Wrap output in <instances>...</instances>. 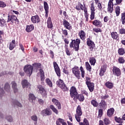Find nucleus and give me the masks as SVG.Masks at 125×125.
<instances>
[{"label": "nucleus", "instance_id": "1", "mask_svg": "<svg viewBox=\"0 0 125 125\" xmlns=\"http://www.w3.org/2000/svg\"><path fill=\"white\" fill-rule=\"evenodd\" d=\"M69 91L70 97L73 98L74 101H77V100H79L80 102H83L84 101V96L83 94H79L76 87L71 86Z\"/></svg>", "mask_w": 125, "mask_h": 125}, {"label": "nucleus", "instance_id": "2", "mask_svg": "<svg viewBox=\"0 0 125 125\" xmlns=\"http://www.w3.org/2000/svg\"><path fill=\"white\" fill-rule=\"evenodd\" d=\"M72 74L78 80H81V72L82 78H84V75H85V71L83 66H79L77 65H74V66L72 68Z\"/></svg>", "mask_w": 125, "mask_h": 125}, {"label": "nucleus", "instance_id": "3", "mask_svg": "<svg viewBox=\"0 0 125 125\" xmlns=\"http://www.w3.org/2000/svg\"><path fill=\"white\" fill-rule=\"evenodd\" d=\"M80 43L81 39L77 38L76 40H72L71 42L69 44V46L70 48H72V47L74 48L75 51H79Z\"/></svg>", "mask_w": 125, "mask_h": 125}, {"label": "nucleus", "instance_id": "4", "mask_svg": "<svg viewBox=\"0 0 125 125\" xmlns=\"http://www.w3.org/2000/svg\"><path fill=\"white\" fill-rule=\"evenodd\" d=\"M56 84L59 87H60V88H61V89H62L63 92H66V91H69V88L67 87V86H66V84H65V83H64V81H63L62 80L60 79H59L56 82Z\"/></svg>", "mask_w": 125, "mask_h": 125}, {"label": "nucleus", "instance_id": "5", "mask_svg": "<svg viewBox=\"0 0 125 125\" xmlns=\"http://www.w3.org/2000/svg\"><path fill=\"white\" fill-rule=\"evenodd\" d=\"M37 90L41 95L42 96V97H44L46 98L47 97V93L46 92V90L44 88V87L42 85H38L37 86Z\"/></svg>", "mask_w": 125, "mask_h": 125}, {"label": "nucleus", "instance_id": "6", "mask_svg": "<svg viewBox=\"0 0 125 125\" xmlns=\"http://www.w3.org/2000/svg\"><path fill=\"white\" fill-rule=\"evenodd\" d=\"M82 115L83 110H82V106L79 105L76 108V113L75 114V119L78 123L81 122V116Z\"/></svg>", "mask_w": 125, "mask_h": 125}, {"label": "nucleus", "instance_id": "7", "mask_svg": "<svg viewBox=\"0 0 125 125\" xmlns=\"http://www.w3.org/2000/svg\"><path fill=\"white\" fill-rule=\"evenodd\" d=\"M14 21H15L17 24H19V23H20V21H19V20L17 18V17H16L14 15H10L9 14H8L7 23L14 24Z\"/></svg>", "mask_w": 125, "mask_h": 125}, {"label": "nucleus", "instance_id": "8", "mask_svg": "<svg viewBox=\"0 0 125 125\" xmlns=\"http://www.w3.org/2000/svg\"><path fill=\"white\" fill-rule=\"evenodd\" d=\"M78 4L79 6H80V10H83L84 13V15L85 16V18L86 19V22H88V17L89 16V14L87 12V8L85 6V5L84 4V7L82 3L78 2Z\"/></svg>", "mask_w": 125, "mask_h": 125}, {"label": "nucleus", "instance_id": "9", "mask_svg": "<svg viewBox=\"0 0 125 125\" xmlns=\"http://www.w3.org/2000/svg\"><path fill=\"white\" fill-rule=\"evenodd\" d=\"M34 67L31 65L27 64L23 67V71L27 75H29V77L33 74Z\"/></svg>", "mask_w": 125, "mask_h": 125}, {"label": "nucleus", "instance_id": "10", "mask_svg": "<svg viewBox=\"0 0 125 125\" xmlns=\"http://www.w3.org/2000/svg\"><path fill=\"white\" fill-rule=\"evenodd\" d=\"M53 65L54 66L55 72L58 77H61V70H60V67H59V65L57 64L56 62H53Z\"/></svg>", "mask_w": 125, "mask_h": 125}, {"label": "nucleus", "instance_id": "11", "mask_svg": "<svg viewBox=\"0 0 125 125\" xmlns=\"http://www.w3.org/2000/svg\"><path fill=\"white\" fill-rule=\"evenodd\" d=\"M91 14L90 15V20H94L95 18V7H94V2H92L91 3V6L90 7Z\"/></svg>", "mask_w": 125, "mask_h": 125}, {"label": "nucleus", "instance_id": "12", "mask_svg": "<svg viewBox=\"0 0 125 125\" xmlns=\"http://www.w3.org/2000/svg\"><path fill=\"white\" fill-rule=\"evenodd\" d=\"M114 0H109L107 4V12L108 13H113L114 11Z\"/></svg>", "mask_w": 125, "mask_h": 125}, {"label": "nucleus", "instance_id": "13", "mask_svg": "<svg viewBox=\"0 0 125 125\" xmlns=\"http://www.w3.org/2000/svg\"><path fill=\"white\" fill-rule=\"evenodd\" d=\"M112 74L114 76H117V77H120L122 75L121 69L115 66L112 67Z\"/></svg>", "mask_w": 125, "mask_h": 125}, {"label": "nucleus", "instance_id": "14", "mask_svg": "<svg viewBox=\"0 0 125 125\" xmlns=\"http://www.w3.org/2000/svg\"><path fill=\"white\" fill-rule=\"evenodd\" d=\"M86 43L90 51H93V48L95 47V43H94V42L90 40V38H88L87 39Z\"/></svg>", "mask_w": 125, "mask_h": 125}, {"label": "nucleus", "instance_id": "15", "mask_svg": "<svg viewBox=\"0 0 125 125\" xmlns=\"http://www.w3.org/2000/svg\"><path fill=\"white\" fill-rule=\"evenodd\" d=\"M52 114L51 111L50 109L48 107L46 108L45 109L42 110L41 112V114L43 116V117H46V116H50Z\"/></svg>", "mask_w": 125, "mask_h": 125}, {"label": "nucleus", "instance_id": "16", "mask_svg": "<svg viewBox=\"0 0 125 125\" xmlns=\"http://www.w3.org/2000/svg\"><path fill=\"white\" fill-rule=\"evenodd\" d=\"M62 25H63L64 28L67 30L71 31V29H72V25H71V23L67 20L63 19Z\"/></svg>", "mask_w": 125, "mask_h": 125}, {"label": "nucleus", "instance_id": "17", "mask_svg": "<svg viewBox=\"0 0 125 125\" xmlns=\"http://www.w3.org/2000/svg\"><path fill=\"white\" fill-rule=\"evenodd\" d=\"M43 6L45 13V17L47 18V17H48V13H49V7L48 6V4L46 2V1L43 2Z\"/></svg>", "mask_w": 125, "mask_h": 125}, {"label": "nucleus", "instance_id": "18", "mask_svg": "<svg viewBox=\"0 0 125 125\" xmlns=\"http://www.w3.org/2000/svg\"><path fill=\"white\" fill-rule=\"evenodd\" d=\"M31 20L33 24H37V23H40L41 22V19L38 15L31 17Z\"/></svg>", "mask_w": 125, "mask_h": 125}, {"label": "nucleus", "instance_id": "19", "mask_svg": "<svg viewBox=\"0 0 125 125\" xmlns=\"http://www.w3.org/2000/svg\"><path fill=\"white\" fill-rule=\"evenodd\" d=\"M107 69V64H104L101 67V69L99 72V76L100 77H103L104 75H105V72H106V70Z\"/></svg>", "mask_w": 125, "mask_h": 125}, {"label": "nucleus", "instance_id": "20", "mask_svg": "<svg viewBox=\"0 0 125 125\" xmlns=\"http://www.w3.org/2000/svg\"><path fill=\"white\" fill-rule=\"evenodd\" d=\"M92 24L94 26L98 27V28H101L103 26V23L99 20H95L92 21Z\"/></svg>", "mask_w": 125, "mask_h": 125}, {"label": "nucleus", "instance_id": "21", "mask_svg": "<svg viewBox=\"0 0 125 125\" xmlns=\"http://www.w3.org/2000/svg\"><path fill=\"white\" fill-rule=\"evenodd\" d=\"M86 34L85 32L83 31V30H81L78 33V36L80 37L81 40L83 41V42H84L85 41V39L86 38Z\"/></svg>", "mask_w": 125, "mask_h": 125}, {"label": "nucleus", "instance_id": "22", "mask_svg": "<svg viewBox=\"0 0 125 125\" xmlns=\"http://www.w3.org/2000/svg\"><path fill=\"white\" fill-rule=\"evenodd\" d=\"M52 102H53V104L57 106L58 107L59 110L61 109V103L58 100L55 99V98H53L52 99Z\"/></svg>", "mask_w": 125, "mask_h": 125}, {"label": "nucleus", "instance_id": "23", "mask_svg": "<svg viewBox=\"0 0 125 125\" xmlns=\"http://www.w3.org/2000/svg\"><path fill=\"white\" fill-rule=\"evenodd\" d=\"M16 46V41L15 40H12L11 42L9 43V48L10 50H13Z\"/></svg>", "mask_w": 125, "mask_h": 125}, {"label": "nucleus", "instance_id": "24", "mask_svg": "<svg viewBox=\"0 0 125 125\" xmlns=\"http://www.w3.org/2000/svg\"><path fill=\"white\" fill-rule=\"evenodd\" d=\"M35 29V26L33 24L27 25L26 26L25 31L27 33H30L32 32V31H34Z\"/></svg>", "mask_w": 125, "mask_h": 125}, {"label": "nucleus", "instance_id": "25", "mask_svg": "<svg viewBox=\"0 0 125 125\" xmlns=\"http://www.w3.org/2000/svg\"><path fill=\"white\" fill-rule=\"evenodd\" d=\"M12 88L14 90V93H17L18 92V88H17V83L15 81H12L11 82Z\"/></svg>", "mask_w": 125, "mask_h": 125}, {"label": "nucleus", "instance_id": "26", "mask_svg": "<svg viewBox=\"0 0 125 125\" xmlns=\"http://www.w3.org/2000/svg\"><path fill=\"white\" fill-rule=\"evenodd\" d=\"M99 106L101 109H106L107 108V103H106L105 100H102L99 103Z\"/></svg>", "mask_w": 125, "mask_h": 125}, {"label": "nucleus", "instance_id": "27", "mask_svg": "<svg viewBox=\"0 0 125 125\" xmlns=\"http://www.w3.org/2000/svg\"><path fill=\"white\" fill-rule=\"evenodd\" d=\"M90 92H92L94 90V83L90 82L86 84Z\"/></svg>", "mask_w": 125, "mask_h": 125}, {"label": "nucleus", "instance_id": "28", "mask_svg": "<svg viewBox=\"0 0 125 125\" xmlns=\"http://www.w3.org/2000/svg\"><path fill=\"white\" fill-rule=\"evenodd\" d=\"M47 28L48 29H52L53 28V24H52V21H51V18L49 17L47 21Z\"/></svg>", "mask_w": 125, "mask_h": 125}, {"label": "nucleus", "instance_id": "29", "mask_svg": "<svg viewBox=\"0 0 125 125\" xmlns=\"http://www.w3.org/2000/svg\"><path fill=\"white\" fill-rule=\"evenodd\" d=\"M21 84L23 88H25V87H27V86L30 85V83L28 82V80L24 79L21 81Z\"/></svg>", "mask_w": 125, "mask_h": 125}, {"label": "nucleus", "instance_id": "30", "mask_svg": "<svg viewBox=\"0 0 125 125\" xmlns=\"http://www.w3.org/2000/svg\"><path fill=\"white\" fill-rule=\"evenodd\" d=\"M105 86L107 88H109V89H112L114 87V83L109 81L106 82L104 84Z\"/></svg>", "mask_w": 125, "mask_h": 125}, {"label": "nucleus", "instance_id": "31", "mask_svg": "<svg viewBox=\"0 0 125 125\" xmlns=\"http://www.w3.org/2000/svg\"><path fill=\"white\" fill-rule=\"evenodd\" d=\"M28 97H29L28 100L30 101V102H34V101H35V100H36L37 98L36 96H35V95L32 93H30L28 95Z\"/></svg>", "mask_w": 125, "mask_h": 125}, {"label": "nucleus", "instance_id": "32", "mask_svg": "<svg viewBox=\"0 0 125 125\" xmlns=\"http://www.w3.org/2000/svg\"><path fill=\"white\" fill-rule=\"evenodd\" d=\"M114 112H115V109L114 108H110L107 110V115L108 117H112L114 115Z\"/></svg>", "mask_w": 125, "mask_h": 125}, {"label": "nucleus", "instance_id": "33", "mask_svg": "<svg viewBox=\"0 0 125 125\" xmlns=\"http://www.w3.org/2000/svg\"><path fill=\"white\" fill-rule=\"evenodd\" d=\"M111 38L113 40H118L119 38V34H118L117 32H112L111 33Z\"/></svg>", "mask_w": 125, "mask_h": 125}, {"label": "nucleus", "instance_id": "34", "mask_svg": "<svg viewBox=\"0 0 125 125\" xmlns=\"http://www.w3.org/2000/svg\"><path fill=\"white\" fill-rule=\"evenodd\" d=\"M85 66L86 68V70L88 71V72H91V69H92V67H91V66L90 65L88 62H85Z\"/></svg>", "mask_w": 125, "mask_h": 125}, {"label": "nucleus", "instance_id": "35", "mask_svg": "<svg viewBox=\"0 0 125 125\" xmlns=\"http://www.w3.org/2000/svg\"><path fill=\"white\" fill-rule=\"evenodd\" d=\"M115 11L116 14V16L118 17L120 16V14H121V7L119 6H116L115 9Z\"/></svg>", "mask_w": 125, "mask_h": 125}, {"label": "nucleus", "instance_id": "36", "mask_svg": "<svg viewBox=\"0 0 125 125\" xmlns=\"http://www.w3.org/2000/svg\"><path fill=\"white\" fill-rule=\"evenodd\" d=\"M89 63L92 66H94L96 63V59L94 57H91L89 58Z\"/></svg>", "mask_w": 125, "mask_h": 125}, {"label": "nucleus", "instance_id": "37", "mask_svg": "<svg viewBox=\"0 0 125 125\" xmlns=\"http://www.w3.org/2000/svg\"><path fill=\"white\" fill-rule=\"evenodd\" d=\"M114 120L116 123H118V124H120V125H122L124 121H123V118H121L120 117L118 118V117L116 116L114 117Z\"/></svg>", "mask_w": 125, "mask_h": 125}, {"label": "nucleus", "instance_id": "38", "mask_svg": "<svg viewBox=\"0 0 125 125\" xmlns=\"http://www.w3.org/2000/svg\"><path fill=\"white\" fill-rule=\"evenodd\" d=\"M45 83L50 87H52V82H51V80L49 78H46L45 79Z\"/></svg>", "mask_w": 125, "mask_h": 125}, {"label": "nucleus", "instance_id": "39", "mask_svg": "<svg viewBox=\"0 0 125 125\" xmlns=\"http://www.w3.org/2000/svg\"><path fill=\"white\" fill-rule=\"evenodd\" d=\"M49 107L50 109L52 110L53 112H54V113H55V114H56V115L58 114V110H57V109H56V108H55L54 105H53V104H51L50 105Z\"/></svg>", "mask_w": 125, "mask_h": 125}, {"label": "nucleus", "instance_id": "40", "mask_svg": "<svg viewBox=\"0 0 125 125\" xmlns=\"http://www.w3.org/2000/svg\"><path fill=\"white\" fill-rule=\"evenodd\" d=\"M121 22L123 25L125 24V12L121 13Z\"/></svg>", "mask_w": 125, "mask_h": 125}, {"label": "nucleus", "instance_id": "41", "mask_svg": "<svg viewBox=\"0 0 125 125\" xmlns=\"http://www.w3.org/2000/svg\"><path fill=\"white\" fill-rule=\"evenodd\" d=\"M13 105H16V106H18V107H20V108H22V104H21V103L16 100L13 101Z\"/></svg>", "mask_w": 125, "mask_h": 125}, {"label": "nucleus", "instance_id": "42", "mask_svg": "<svg viewBox=\"0 0 125 125\" xmlns=\"http://www.w3.org/2000/svg\"><path fill=\"white\" fill-rule=\"evenodd\" d=\"M91 104L93 106V107H98V102H97L95 100H92L91 101Z\"/></svg>", "mask_w": 125, "mask_h": 125}, {"label": "nucleus", "instance_id": "43", "mask_svg": "<svg viewBox=\"0 0 125 125\" xmlns=\"http://www.w3.org/2000/svg\"><path fill=\"white\" fill-rule=\"evenodd\" d=\"M118 52L119 55H124L125 53V49L124 48H120L118 49Z\"/></svg>", "mask_w": 125, "mask_h": 125}, {"label": "nucleus", "instance_id": "44", "mask_svg": "<svg viewBox=\"0 0 125 125\" xmlns=\"http://www.w3.org/2000/svg\"><path fill=\"white\" fill-rule=\"evenodd\" d=\"M103 109H104L103 108H100L99 109L98 118L101 119V117L103 116Z\"/></svg>", "mask_w": 125, "mask_h": 125}, {"label": "nucleus", "instance_id": "45", "mask_svg": "<svg viewBox=\"0 0 125 125\" xmlns=\"http://www.w3.org/2000/svg\"><path fill=\"white\" fill-rule=\"evenodd\" d=\"M104 123L105 125H108L111 124V121L109 119V118H105L104 119Z\"/></svg>", "mask_w": 125, "mask_h": 125}, {"label": "nucleus", "instance_id": "46", "mask_svg": "<svg viewBox=\"0 0 125 125\" xmlns=\"http://www.w3.org/2000/svg\"><path fill=\"white\" fill-rule=\"evenodd\" d=\"M4 88L6 90V91H9V90L10 89V85H9V83H6L5 84Z\"/></svg>", "mask_w": 125, "mask_h": 125}, {"label": "nucleus", "instance_id": "47", "mask_svg": "<svg viewBox=\"0 0 125 125\" xmlns=\"http://www.w3.org/2000/svg\"><path fill=\"white\" fill-rule=\"evenodd\" d=\"M64 122V120L59 118L56 121V125H61V124L63 125V123Z\"/></svg>", "mask_w": 125, "mask_h": 125}, {"label": "nucleus", "instance_id": "48", "mask_svg": "<svg viewBox=\"0 0 125 125\" xmlns=\"http://www.w3.org/2000/svg\"><path fill=\"white\" fill-rule=\"evenodd\" d=\"M6 21H5V20L4 19H1L0 18V27H3L4 26H5V23Z\"/></svg>", "mask_w": 125, "mask_h": 125}, {"label": "nucleus", "instance_id": "49", "mask_svg": "<svg viewBox=\"0 0 125 125\" xmlns=\"http://www.w3.org/2000/svg\"><path fill=\"white\" fill-rule=\"evenodd\" d=\"M33 66H34L37 69H40V68H41L42 66V63L35 62L34 64H33Z\"/></svg>", "mask_w": 125, "mask_h": 125}, {"label": "nucleus", "instance_id": "50", "mask_svg": "<svg viewBox=\"0 0 125 125\" xmlns=\"http://www.w3.org/2000/svg\"><path fill=\"white\" fill-rule=\"evenodd\" d=\"M31 120L32 121H34V122H35L36 123H35V125H37V123L38 122V117L36 115H34L33 116H31Z\"/></svg>", "mask_w": 125, "mask_h": 125}, {"label": "nucleus", "instance_id": "51", "mask_svg": "<svg viewBox=\"0 0 125 125\" xmlns=\"http://www.w3.org/2000/svg\"><path fill=\"white\" fill-rule=\"evenodd\" d=\"M118 62L120 64H124L125 62V60L123 57H119L118 59Z\"/></svg>", "mask_w": 125, "mask_h": 125}, {"label": "nucleus", "instance_id": "52", "mask_svg": "<svg viewBox=\"0 0 125 125\" xmlns=\"http://www.w3.org/2000/svg\"><path fill=\"white\" fill-rule=\"evenodd\" d=\"M4 36V32L2 30H0V43H1L2 41V37Z\"/></svg>", "mask_w": 125, "mask_h": 125}, {"label": "nucleus", "instance_id": "53", "mask_svg": "<svg viewBox=\"0 0 125 125\" xmlns=\"http://www.w3.org/2000/svg\"><path fill=\"white\" fill-rule=\"evenodd\" d=\"M62 34L64 36V37H67L68 36V30L67 29H62Z\"/></svg>", "mask_w": 125, "mask_h": 125}, {"label": "nucleus", "instance_id": "54", "mask_svg": "<svg viewBox=\"0 0 125 125\" xmlns=\"http://www.w3.org/2000/svg\"><path fill=\"white\" fill-rule=\"evenodd\" d=\"M93 32H95V33H101L102 32V30L99 28H93Z\"/></svg>", "mask_w": 125, "mask_h": 125}, {"label": "nucleus", "instance_id": "55", "mask_svg": "<svg viewBox=\"0 0 125 125\" xmlns=\"http://www.w3.org/2000/svg\"><path fill=\"white\" fill-rule=\"evenodd\" d=\"M83 124V125H89V123L88 122V120H87L86 118H84Z\"/></svg>", "mask_w": 125, "mask_h": 125}, {"label": "nucleus", "instance_id": "56", "mask_svg": "<svg viewBox=\"0 0 125 125\" xmlns=\"http://www.w3.org/2000/svg\"><path fill=\"white\" fill-rule=\"evenodd\" d=\"M119 34H120L121 35L125 34V29L124 28H122L119 29Z\"/></svg>", "mask_w": 125, "mask_h": 125}, {"label": "nucleus", "instance_id": "57", "mask_svg": "<svg viewBox=\"0 0 125 125\" xmlns=\"http://www.w3.org/2000/svg\"><path fill=\"white\" fill-rule=\"evenodd\" d=\"M6 6V4L2 1H0V7H2L3 8L4 7H5Z\"/></svg>", "mask_w": 125, "mask_h": 125}, {"label": "nucleus", "instance_id": "58", "mask_svg": "<svg viewBox=\"0 0 125 125\" xmlns=\"http://www.w3.org/2000/svg\"><path fill=\"white\" fill-rule=\"evenodd\" d=\"M50 57H51L52 59H54V53L51 50H50Z\"/></svg>", "mask_w": 125, "mask_h": 125}, {"label": "nucleus", "instance_id": "59", "mask_svg": "<svg viewBox=\"0 0 125 125\" xmlns=\"http://www.w3.org/2000/svg\"><path fill=\"white\" fill-rule=\"evenodd\" d=\"M91 83V82H90V78L86 77H85V84H86L87 83Z\"/></svg>", "mask_w": 125, "mask_h": 125}, {"label": "nucleus", "instance_id": "60", "mask_svg": "<svg viewBox=\"0 0 125 125\" xmlns=\"http://www.w3.org/2000/svg\"><path fill=\"white\" fill-rule=\"evenodd\" d=\"M97 5L99 10H103V7L102 6V4H101V3H99Z\"/></svg>", "mask_w": 125, "mask_h": 125}, {"label": "nucleus", "instance_id": "61", "mask_svg": "<svg viewBox=\"0 0 125 125\" xmlns=\"http://www.w3.org/2000/svg\"><path fill=\"white\" fill-rule=\"evenodd\" d=\"M107 98H109V96L108 95L101 96V99H102V100H105V99H107Z\"/></svg>", "mask_w": 125, "mask_h": 125}, {"label": "nucleus", "instance_id": "62", "mask_svg": "<svg viewBox=\"0 0 125 125\" xmlns=\"http://www.w3.org/2000/svg\"><path fill=\"white\" fill-rule=\"evenodd\" d=\"M6 119L8 121V122H10V123H11V122L13 121V119H12V117L11 116L6 117Z\"/></svg>", "mask_w": 125, "mask_h": 125}, {"label": "nucleus", "instance_id": "63", "mask_svg": "<svg viewBox=\"0 0 125 125\" xmlns=\"http://www.w3.org/2000/svg\"><path fill=\"white\" fill-rule=\"evenodd\" d=\"M82 94H85V95H86L87 97H88V93L85 90H82Z\"/></svg>", "mask_w": 125, "mask_h": 125}, {"label": "nucleus", "instance_id": "64", "mask_svg": "<svg viewBox=\"0 0 125 125\" xmlns=\"http://www.w3.org/2000/svg\"><path fill=\"white\" fill-rule=\"evenodd\" d=\"M38 102L40 105H43V104L44 103V101H43L42 99H39Z\"/></svg>", "mask_w": 125, "mask_h": 125}]
</instances>
